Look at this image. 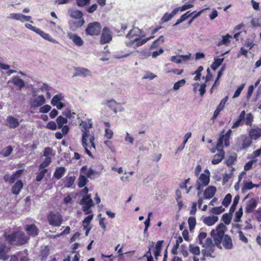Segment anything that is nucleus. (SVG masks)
Returning <instances> with one entry per match:
<instances>
[{"label":"nucleus","mask_w":261,"mask_h":261,"mask_svg":"<svg viewBox=\"0 0 261 261\" xmlns=\"http://www.w3.org/2000/svg\"><path fill=\"white\" fill-rule=\"evenodd\" d=\"M47 219L49 224L53 226H60L63 222L62 216L57 212H50Z\"/></svg>","instance_id":"f03ea898"},{"label":"nucleus","mask_w":261,"mask_h":261,"mask_svg":"<svg viewBox=\"0 0 261 261\" xmlns=\"http://www.w3.org/2000/svg\"><path fill=\"white\" fill-rule=\"evenodd\" d=\"M232 38L231 36H230L229 34H227L225 36H222V39L221 41H219L217 44V46H221L222 45H227L230 43V39Z\"/></svg>","instance_id":"58836bf2"},{"label":"nucleus","mask_w":261,"mask_h":261,"mask_svg":"<svg viewBox=\"0 0 261 261\" xmlns=\"http://www.w3.org/2000/svg\"><path fill=\"white\" fill-rule=\"evenodd\" d=\"M228 99V96H225L224 98H223L221 100L220 103L218 105V106L217 107V108L218 109H219V110H220L221 111H222L224 109L226 101H227Z\"/></svg>","instance_id":"338daca9"},{"label":"nucleus","mask_w":261,"mask_h":261,"mask_svg":"<svg viewBox=\"0 0 261 261\" xmlns=\"http://www.w3.org/2000/svg\"><path fill=\"white\" fill-rule=\"evenodd\" d=\"M138 37L136 38V41L135 42V44L134 46V48H137L139 46H140L149 40V38H145V39H142L141 38V37L140 36H139V35H138Z\"/></svg>","instance_id":"37998d69"},{"label":"nucleus","mask_w":261,"mask_h":261,"mask_svg":"<svg viewBox=\"0 0 261 261\" xmlns=\"http://www.w3.org/2000/svg\"><path fill=\"white\" fill-rule=\"evenodd\" d=\"M65 172L66 168L64 167H57L53 176L57 179H59L64 175Z\"/></svg>","instance_id":"5701e85b"},{"label":"nucleus","mask_w":261,"mask_h":261,"mask_svg":"<svg viewBox=\"0 0 261 261\" xmlns=\"http://www.w3.org/2000/svg\"><path fill=\"white\" fill-rule=\"evenodd\" d=\"M249 135L252 139H257L260 136H261V129L257 128V129H253L250 130L249 133Z\"/></svg>","instance_id":"e433bc0d"},{"label":"nucleus","mask_w":261,"mask_h":261,"mask_svg":"<svg viewBox=\"0 0 261 261\" xmlns=\"http://www.w3.org/2000/svg\"><path fill=\"white\" fill-rule=\"evenodd\" d=\"M46 102L43 95H39L37 98L32 99L31 101V108H37L42 106Z\"/></svg>","instance_id":"0eeeda50"},{"label":"nucleus","mask_w":261,"mask_h":261,"mask_svg":"<svg viewBox=\"0 0 261 261\" xmlns=\"http://www.w3.org/2000/svg\"><path fill=\"white\" fill-rule=\"evenodd\" d=\"M204 173L200 175L198 180L201 182V185L207 186L210 181V172L208 169L204 170Z\"/></svg>","instance_id":"423d86ee"},{"label":"nucleus","mask_w":261,"mask_h":261,"mask_svg":"<svg viewBox=\"0 0 261 261\" xmlns=\"http://www.w3.org/2000/svg\"><path fill=\"white\" fill-rule=\"evenodd\" d=\"M225 155V152L223 149H221L220 152L215 155L212 163L213 165L219 164L223 160Z\"/></svg>","instance_id":"6ab92c4d"},{"label":"nucleus","mask_w":261,"mask_h":261,"mask_svg":"<svg viewBox=\"0 0 261 261\" xmlns=\"http://www.w3.org/2000/svg\"><path fill=\"white\" fill-rule=\"evenodd\" d=\"M243 208L241 207L239 211H237L235 213V217L234 219V221L236 222H239L241 221V218L243 215Z\"/></svg>","instance_id":"4d7b16f0"},{"label":"nucleus","mask_w":261,"mask_h":261,"mask_svg":"<svg viewBox=\"0 0 261 261\" xmlns=\"http://www.w3.org/2000/svg\"><path fill=\"white\" fill-rule=\"evenodd\" d=\"M243 120H245V110L241 112L239 118L233 123L231 128H234L239 127Z\"/></svg>","instance_id":"2f4dec72"},{"label":"nucleus","mask_w":261,"mask_h":261,"mask_svg":"<svg viewBox=\"0 0 261 261\" xmlns=\"http://www.w3.org/2000/svg\"><path fill=\"white\" fill-rule=\"evenodd\" d=\"M49 248L48 246H46L43 249L41 250L40 256L41 261L45 260L49 253Z\"/></svg>","instance_id":"79ce46f5"},{"label":"nucleus","mask_w":261,"mask_h":261,"mask_svg":"<svg viewBox=\"0 0 261 261\" xmlns=\"http://www.w3.org/2000/svg\"><path fill=\"white\" fill-rule=\"evenodd\" d=\"M188 223L189 224V230L191 232L195 228L196 224V220L195 217H190L188 220Z\"/></svg>","instance_id":"a18cd8bd"},{"label":"nucleus","mask_w":261,"mask_h":261,"mask_svg":"<svg viewBox=\"0 0 261 261\" xmlns=\"http://www.w3.org/2000/svg\"><path fill=\"white\" fill-rule=\"evenodd\" d=\"M224 60V58H219L216 57L214 58V61L212 64L211 65V68L213 70H216L220 65L222 64V63Z\"/></svg>","instance_id":"c756f323"},{"label":"nucleus","mask_w":261,"mask_h":261,"mask_svg":"<svg viewBox=\"0 0 261 261\" xmlns=\"http://www.w3.org/2000/svg\"><path fill=\"white\" fill-rule=\"evenodd\" d=\"M138 53H140L141 55L143 56L144 58H147L151 55V53L149 49L147 48L142 49L141 50H137Z\"/></svg>","instance_id":"052dcab7"},{"label":"nucleus","mask_w":261,"mask_h":261,"mask_svg":"<svg viewBox=\"0 0 261 261\" xmlns=\"http://www.w3.org/2000/svg\"><path fill=\"white\" fill-rule=\"evenodd\" d=\"M224 211L225 208L222 206L214 207L211 210V212L215 215H219Z\"/></svg>","instance_id":"864d4df0"},{"label":"nucleus","mask_w":261,"mask_h":261,"mask_svg":"<svg viewBox=\"0 0 261 261\" xmlns=\"http://www.w3.org/2000/svg\"><path fill=\"white\" fill-rule=\"evenodd\" d=\"M101 31V25L97 21H94L88 23L85 29V33L87 35L94 36H98Z\"/></svg>","instance_id":"f257e3e1"},{"label":"nucleus","mask_w":261,"mask_h":261,"mask_svg":"<svg viewBox=\"0 0 261 261\" xmlns=\"http://www.w3.org/2000/svg\"><path fill=\"white\" fill-rule=\"evenodd\" d=\"M104 104H109L108 107L115 113H117V109L115 107V105H119L120 103L117 102L115 100L111 99L110 100H105L102 103Z\"/></svg>","instance_id":"bb28decb"},{"label":"nucleus","mask_w":261,"mask_h":261,"mask_svg":"<svg viewBox=\"0 0 261 261\" xmlns=\"http://www.w3.org/2000/svg\"><path fill=\"white\" fill-rule=\"evenodd\" d=\"M56 122L58 125V128L61 129L63 126L65 125L68 122V119L66 117L60 115L56 119Z\"/></svg>","instance_id":"7c9ffc66"},{"label":"nucleus","mask_w":261,"mask_h":261,"mask_svg":"<svg viewBox=\"0 0 261 261\" xmlns=\"http://www.w3.org/2000/svg\"><path fill=\"white\" fill-rule=\"evenodd\" d=\"M257 205V201L256 199L254 198L251 199L247 204V206L246 207V212L247 213L251 212L252 210H253Z\"/></svg>","instance_id":"cd10ccee"},{"label":"nucleus","mask_w":261,"mask_h":261,"mask_svg":"<svg viewBox=\"0 0 261 261\" xmlns=\"http://www.w3.org/2000/svg\"><path fill=\"white\" fill-rule=\"evenodd\" d=\"M88 181V179L85 175H80L78 178L77 186L80 188H83L87 184Z\"/></svg>","instance_id":"a19ab883"},{"label":"nucleus","mask_w":261,"mask_h":261,"mask_svg":"<svg viewBox=\"0 0 261 261\" xmlns=\"http://www.w3.org/2000/svg\"><path fill=\"white\" fill-rule=\"evenodd\" d=\"M100 169L99 171H95L94 170L91 168H90L86 173L87 177L91 179L92 178V176L96 174L99 175L101 173L102 170L103 169V166L102 165H100Z\"/></svg>","instance_id":"c9c22d12"},{"label":"nucleus","mask_w":261,"mask_h":261,"mask_svg":"<svg viewBox=\"0 0 261 261\" xmlns=\"http://www.w3.org/2000/svg\"><path fill=\"white\" fill-rule=\"evenodd\" d=\"M173 18L172 15L170 13H166L161 18L162 23L168 22Z\"/></svg>","instance_id":"774afa93"},{"label":"nucleus","mask_w":261,"mask_h":261,"mask_svg":"<svg viewBox=\"0 0 261 261\" xmlns=\"http://www.w3.org/2000/svg\"><path fill=\"white\" fill-rule=\"evenodd\" d=\"M7 121L10 128H15L20 124L18 120L13 116H8L7 118Z\"/></svg>","instance_id":"f3484780"},{"label":"nucleus","mask_w":261,"mask_h":261,"mask_svg":"<svg viewBox=\"0 0 261 261\" xmlns=\"http://www.w3.org/2000/svg\"><path fill=\"white\" fill-rule=\"evenodd\" d=\"M17 231H14L11 234H4V238L7 242L11 244H15Z\"/></svg>","instance_id":"412c9836"},{"label":"nucleus","mask_w":261,"mask_h":261,"mask_svg":"<svg viewBox=\"0 0 261 261\" xmlns=\"http://www.w3.org/2000/svg\"><path fill=\"white\" fill-rule=\"evenodd\" d=\"M261 155V148L254 151L252 153L248 154V159H255L257 156Z\"/></svg>","instance_id":"e2e57ef3"},{"label":"nucleus","mask_w":261,"mask_h":261,"mask_svg":"<svg viewBox=\"0 0 261 261\" xmlns=\"http://www.w3.org/2000/svg\"><path fill=\"white\" fill-rule=\"evenodd\" d=\"M224 129H223L220 134L219 137L218 138V146H220L221 144H223L224 142V145L226 147H228L229 145V138L232 133V130L231 129H229L228 131L224 134Z\"/></svg>","instance_id":"20e7f679"},{"label":"nucleus","mask_w":261,"mask_h":261,"mask_svg":"<svg viewBox=\"0 0 261 261\" xmlns=\"http://www.w3.org/2000/svg\"><path fill=\"white\" fill-rule=\"evenodd\" d=\"M235 169L233 167H231V171L229 173H225L223 175V184L224 185L226 182L228 181V180L229 178L231 177V176L232 175V172L233 171H234Z\"/></svg>","instance_id":"6e6d98bb"},{"label":"nucleus","mask_w":261,"mask_h":261,"mask_svg":"<svg viewBox=\"0 0 261 261\" xmlns=\"http://www.w3.org/2000/svg\"><path fill=\"white\" fill-rule=\"evenodd\" d=\"M232 214L233 213L229 211V213H225L222 215V220L226 225H229L230 223L232 217Z\"/></svg>","instance_id":"4c0bfd02"},{"label":"nucleus","mask_w":261,"mask_h":261,"mask_svg":"<svg viewBox=\"0 0 261 261\" xmlns=\"http://www.w3.org/2000/svg\"><path fill=\"white\" fill-rule=\"evenodd\" d=\"M232 199V196L230 193L227 194L224 198L222 204L226 207L229 206Z\"/></svg>","instance_id":"09e8293b"},{"label":"nucleus","mask_w":261,"mask_h":261,"mask_svg":"<svg viewBox=\"0 0 261 261\" xmlns=\"http://www.w3.org/2000/svg\"><path fill=\"white\" fill-rule=\"evenodd\" d=\"M112 40V35L110 29L107 27H104L101 34L100 43L101 44H107L109 43Z\"/></svg>","instance_id":"7ed1b4c3"},{"label":"nucleus","mask_w":261,"mask_h":261,"mask_svg":"<svg viewBox=\"0 0 261 261\" xmlns=\"http://www.w3.org/2000/svg\"><path fill=\"white\" fill-rule=\"evenodd\" d=\"M236 146L240 149H245V136L242 135L241 137H238L236 140Z\"/></svg>","instance_id":"ea45409f"},{"label":"nucleus","mask_w":261,"mask_h":261,"mask_svg":"<svg viewBox=\"0 0 261 261\" xmlns=\"http://www.w3.org/2000/svg\"><path fill=\"white\" fill-rule=\"evenodd\" d=\"M218 217L216 216H210L204 218L203 222L206 225L210 226L215 224L218 221Z\"/></svg>","instance_id":"a211bd4d"},{"label":"nucleus","mask_w":261,"mask_h":261,"mask_svg":"<svg viewBox=\"0 0 261 261\" xmlns=\"http://www.w3.org/2000/svg\"><path fill=\"white\" fill-rule=\"evenodd\" d=\"M23 187V184L22 180L20 179L17 180L12 187V193L15 195H18L20 193Z\"/></svg>","instance_id":"2eb2a0df"},{"label":"nucleus","mask_w":261,"mask_h":261,"mask_svg":"<svg viewBox=\"0 0 261 261\" xmlns=\"http://www.w3.org/2000/svg\"><path fill=\"white\" fill-rule=\"evenodd\" d=\"M12 83L14 85L17 87L19 90H21L22 88L25 87V83L23 80H22L18 76H15L12 80H9L8 83L9 84Z\"/></svg>","instance_id":"9b49d317"},{"label":"nucleus","mask_w":261,"mask_h":261,"mask_svg":"<svg viewBox=\"0 0 261 261\" xmlns=\"http://www.w3.org/2000/svg\"><path fill=\"white\" fill-rule=\"evenodd\" d=\"M67 37L71 39L74 44L77 46H81L84 44V41L80 36L75 34L71 33H67Z\"/></svg>","instance_id":"9d476101"},{"label":"nucleus","mask_w":261,"mask_h":261,"mask_svg":"<svg viewBox=\"0 0 261 261\" xmlns=\"http://www.w3.org/2000/svg\"><path fill=\"white\" fill-rule=\"evenodd\" d=\"M217 189L215 186H211L206 188L203 193L205 199H210L213 197L216 192Z\"/></svg>","instance_id":"4468645a"},{"label":"nucleus","mask_w":261,"mask_h":261,"mask_svg":"<svg viewBox=\"0 0 261 261\" xmlns=\"http://www.w3.org/2000/svg\"><path fill=\"white\" fill-rule=\"evenodd\" d=\"M8 251L9 249L5 243L0 244V260L5 261L9 258Z\"/></svg>","instance_id":"ddd939ff"},{"label":"nucleus","mask_w":261,"mask_h":261,"mask_svg":"<svg viewBox=\"0 0 261 261\" xmlns=\"http://www.w3.org/2000/svg\"><path fill=\"white\" fill-rule=\"evenodd\" d=\"M25 231L27 233L32 237H36L39 233V229L34 224L27 225L25 227Z\"/></svg>","instance_id":"f8f14e48"},{"label":"nucleus","mask_w":261,"mask_h":261,"mask_svg":"<svg viewBox=\"0 0 261 261\" xmlns=\"http://www.w3.org/2000/svg\"><path fill=\"white\" fill-rule=\"evenodd\" d=\"M23 172V169H19L13 172L12 175L6 174L3 177V179L5 182H9L10 184H12L14 183L18 178L21 176Z\"/></svg>","instance_id":"39448f33"},{"label":"nucleus","mask_w":261,"mask_h":261,"mask_svg":"<svg viewBox=\"0 0 261 261\" xmlns=\"http://www.w3.org/2000/svg\"><path fill=\"white\" fill-rule=\"evenodd\" d=\"M164 242V240H160L156 243L153 250V254L154 258L156 261L158 260L159 257L161 256V252L163 248V245Z\"/></svg>","instance_id":"1a4fd4ad"},{"label":"nucleus","mask_w":261,"mask_h":261,"mask_svg":"<svg viewBox=\"0 0 261 261\" xmlns=\"http://www.w3.org/2000/svg\"><path fill=\"white\" fill-rule=\"evenodd\" d=\"M186 83V80L182 79L174 83L173 89L174 90H178L181 87L183 86Z\"/></svg>","instance_id":"13d9d810"},{"label":"nucleus","mask_w":261,"mask_h":261,"mask_svg":"<svg viewBox=\"0 0 261 261\" xmlns=\"http://www.w3.org/2000/svg\"><path fill=\"white\" fill-rule=\"evenodd\" d=\"M79 203L81 205L94 204L91 195H86L83 196Z\"/></svg>","instance_id":"473e14b6"},{"label":"nucleus","mask_w":261,"mask_h":261,"mask_svg":"<svg viewBox=\"0 0 261 261\" xmlns=\"http://www.w3.org/2000/svg\"><path fill=\"white\" fill-rule=\"evenodd\" d=\"M76 72L73 74V77L83 75L86 77L89 75L90 71L86 68L79 67L75 69Z\"/></svg>","instance_id":"b1692460"},{"label":"nucleus","mask_w":261,"mask_h":261,"mask_svg":"<svg viewBox=\"0 0 261 261\" xmlns=\"http://www.w3.org/2000/svg\"><path fill=\"white\" fill-rule=\"evenodd\" d=\"M93 215H89L85 217L83 221V225L84 228H86L90 224L91 221L93 219Z\"/></svg>","instance_id":"5fc2aeb1"},{"label":"nucleus","mask_w":261,"mask_h":261,"mask_svg":"<svg viewBox=\"0 0 261 261\" xmlns=\"http://www.w3.org/2000/svg\"><path fill=\"white\" fill-rule=\"evenodd\" d=\"M27 240L24 236V233L23 232L17 231L15 245H22L25 244Z\"/></svg>","instance_id":"aec40b11"},{"label":"nucleus","mask_w":261,"mask_h":261,"mask_svg":"<svg viewBox=\"0 0 261 261\" xmlns=\"http://www.w3.org/2000/svg\"><path fill=\"white\" fill-rule=\"evenodd\" d=\"M82 205V210L85 213V215H89L92 213L91 208L94 205V204H87Z\"/></svg>","instance_id":"680f3d73"},{"label":"nucleus","mask_w":261,"mask_h":261,"mask_svg":"<svg viewBox=\"0 0 261 261\" xmlns=\"http://www.w3.org/2000/svg\"><path fill=\"white\" fill-rule=\"evenodd\" d=\"M210 234L212 238H213L215 243H222V241L225 234H221L219 232H216L215 230L213 229L210 232Z\"/></svg>","instance_id":"dca6fc26"},{"label":"nucleus","mask_w":261,"mask_h":261,"mask_svg":"<svg viewBox=\"0 0 261 261\" xmlns=\"http://www.w3.org/2000/svg\"><path fill=\"white\" fill-rule=\"evenodd\" d=\"M46 127L49 129L55 130L58 128V125L55 122L50 121L46 124Z\"/></svg>","instance_id":"69168bd1"},{"label":"nucleus","mask_w":261,"mask_h":261,"mask_svg":"<svg viewBox=\"0 0 261 261\" xmlns=\"http://www.w3.org/2000/svg\"><path fill=\"white\" fill-rule=\"evenodd\" d=\"M68 23L70 29L72 31H75L85 23V20L84 18L78 20H71Z\"/></svg>","instance_id":"6e6552de"},{"label":"nucleus","mask_w":261,"mask_h":261,"mask_svg":"<svg viewBox=\"0 0 261 261\" xmlns=\"http://www.w3.org/2000/svg\"><path fill=\"white\" fill-rule=\"evenodd\" d=\"M51 162V157H46L44 161L39 165V169H45Z\"/></svg>","instance_id":"603ef678"},{"label":"nucleus","mask_w":261,"mask_h":261,"mask_svg":"<svg viewBox=\"0 0 261 261\" xmlns=\"http://www.w3.org/2000/svg\"><path fill=\"white\" fill-rule=\"evenodd\" d=\"M63 100L64 96L62 95V94L59 93L54 96L53 98L51 100V104L52 105H56V103L60 102Z\"/></svg>","instance_id":"c03bdc74"},{"label":"nucleus","mask_w":261,"mask_h":261,"mask_svg":"<svg viewBox=\"0 0 261 261\" xmlns=\"http://www.w3.org/2000/svg\"><path fill=\"white\" fill-rule=\"evenodd\" d=\"M71 17L76 19H81L83 18V14L81 11L77 10H71L68 11Z\"/></svg>","instance_id":"a878e982"},{"label":"nucleus","mask_w":261,"mask_h":261,"mask_svg":"<svg viewBox=\"0 0 261 261\" xmlns=\"http://www.w3.org/2000/svg\"><path fill=\"white\" fill-rule=\"evenodd\" d=\"M51 109V107L49 105H45L42 106L39 109V112L43 114H46L50 111Z\"/></svg>","instance_id":"0e129e2a"},{"label":"nucleus","mask_w":261,"mask_h":261,"mask_svg":"<svg viewBox=\"0 0 261 261\" xmlns=\"http://www.w3.org/2000/svg\"><path fill=\"white\" fill-rule=\"evenodd\" d=\"M189 251L194 255H198L200 253V248L198 246H194L192 244L189 245Z\"/></svg>","instance_id":"49530a36"},{"label":"nucleus","mask_w":261,"mask_h":261,"mask_svg":"<svg viewBox=\"0 0 261 261\" xmlns=\"http://www.w3.org/2000/svg\"><path fill=\"white\" fill-rule=\"evenodd\" d=\"M12 151V147L11 146H8L1 151V154L4 157H7L11 154Z\"/></svg>","instance_id":"de8ad7c7"},{"label":"nucleus","mask_w":261,"mask_h":261,"mask_svg":"<svg viewBox=\"0 0 261 261\" xmlns=\"http://www.w3.org/2000/svg\"><path fill=\"white\" fill-rule=\"evenodd\" d=\"M223 240V246L226 249H230L232 248V240L230 236L225 234Z\"/></svg>","instance_id":"4be33fe9"},{"label":"nucleus","mask_w":261,"mask_h":261,"mask_svg":"<svg viewBox=\"0 0 261 261\" xmlns=\"http://www.w3.org/2000/svg\"><path fill=\"white\" fill-rule=\"evenodd\" d=\"M81 125L82 128V134H86V135L89 136V128L92 127V123H87L86 121H82Z\"/></svg>","instance_id":"72a5a7b5"},{"label":"nucleus","mask_w":261,"mask_h":261,"mask_svg":"<svg viewBox=\"0 0 261 261\" xmlns=\"http://www.w3.org/2000/svg\"><path fill=\"white\" fill-rule=\"evenodd\" d=\"M226 66V64H225V63L222 65L220 69L219 70V71H218V72L217 73V76L215 80V83L214 84V86H217L219 84V80L221 78V77L222 76V75H223V72L225 70Z\"/></svg>","instance_id":"f704fd0d"},{"label":"nucleus","mask_w":261,"mask_h":261,"mask_svg":"<svg viewBox=\"0 0 261 261\" xmlns=\"http://www.w3.org/2000/svg\"><path fill=\"white\" fill-rule=\"evenodd\" d=\"M75 179V177L73 176H66L64 178V183L65 187L70 188L73 185Z\"/></svg>","instance_id":"c85d7f7f"},{"label":"nucleus","mask_w":261,"mask_h":261,"mask_svg":"<svg viewBox=\"0 0 261 261\" xmlns=\"http://www.w3.org/2000/svg\"><path fill=\"white\" fill-rule=\"evenodd\" d=\"M48 171L47 169H43L40 172L37 173L36 180L38 182L41 181L45 176V173Z\"/></svg>","instance_id":"3c124183"},{"label":"nucleus","mask_w":261,"mask_h":261,"mask_svg":"<svg viewBox=\"0 0 261 261\" xmlns=\"http://www.w3.org/2000/svg\"><path fill=\"white\" fill-rule=\"evenodd\" d=\"M226 229V227L222 223L218 224L216 228L215 231H217V232L221 233V234H225V231Z\"/></svg>","instance_id":"bf43d9fd"},{"label":"nucleus","mask_w":261,"mask_h":261,"mask_svg":"<svg viewBox=\"0 0 261 261\" xmlns=\"http://www.w3.org/2000/svg\"><path fill=\"white\" fill-rule=\"evenodd\" d=\"M239 199H240L239 195H236L234 197V198L233 199V203H232V205H231V206L229 208V211H230V212H231L233 213L234 212V211L236 209V206L239 203Z\"/></svg>","instance_id":"8fccbe9b"},{"label":"nucleus","mask_w":261,"mask_h":261,"mask_svg":"<svg viewBox=\"0 0 261 261\" xmlns=\"http://www.w3.org/2000/svg\"><path fill=\"white\" fill-rule=\"evenodd\" d=\"M37 34L39 35L41 37H42L44 39L52 42L53 43H58V42L56 40L53 39L49 34L46 33L39 29L38 33Z\"/></svg>","instance_id":"393cba45"}]
</instances>
